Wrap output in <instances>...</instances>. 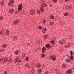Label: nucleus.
<instances>
[{
    "label": "nucleus",
    "instance_id": "obj_1",
    "mask_svg": "<svg viewBox=\"0 0 74 74\" xmlns=\"http://www.w3.org/2000/svg\"><path fill=\"white\" fill-rule=\"evenodd\" d=\"M70 55H71V56L69 57V58L71 60H73L74 58H73V51H71Z\"/></svg>",
    "mask_w": 74,
    "mask_h": 74
},
{
    "label": "nucleus",
    "instance_id": "obj_2",
    "mask_svg": "<svg viewBox=\"0 0 74 74\" xmlns=\"http://www.w3.org/2000/svg\"><path fill=\"white\" fill-rule=\"evenodd\" d=\"M58 42L60 44H63L65 43L66 41L65 40H59Z\"/></svg>",
    "mask_w": 74,
    "mask_h": 74
},
{
    "label": "nucleus",
    "instance_id": "obj_3",
    "mask_svg": "<svg viewBox=\"0 0 74 74\" xmlns=\"http://www.w3.org/2000/svg\"><path fill=\"white\" fill-rule=\"evenodd\" d=\"M71 71H72V70L69 69L67 71L66 73L67 74H71Z\"/></svg>",
    "mask_w": 74,
    "mask_h": 74
},
{
    "label": "nucleus",
    "instance_id": "obj_4",
    "mask_svg": "<svg viewBox=\"0 0 74 74\" xmlns=\"http://www.w3.org/2000/svg\"><path fill=\"white\" fill-rule=\"evenodd\" d=\"M18 20H16L14 22V25H16L18 23Z\"/></svg>",
    "mask_w": 74,
    "mask_h": 74
},
{
    "label": "nucleus",
    "instance_id": "obj_5",
    "mask_svg": "<svg viewBox=\"0 0 74 74\" xmlns=\"http://www.w3.org/2000/svg\"><path fill=\"white\" fill-rule=\"evenodd\" d=\"M14 10L13 9H10L9 10V13H10V14H13L14 13Z\"/></svg>",
    "mask_w": 74,
    "mask_h": 74
},
{
    "label": "nucleus",
    "instance_id": "obj_6",
    "mask_svg": "<svg viewBox=\"0 0 74 74\" xmlns=\"http://www.w3.org/2000/svg\"><path fill=\"white\" fill-rule=\"evenodd\" d=\"M47 28H44L42 30V33H46V31H47Z\"/></svg>",
    "mask_w": 74,
    "mask_h": 74
},
{
    "label": "nucleus",
    "instance_id": "obj_7",
    "mask_svg": "<svg viewBox=\"0 0 74 74\" xmlns=\"http://www.w3.org/2000/svg\"><path fill=\"white\" fill-rule=\"evenodd\" d=\"M46 51V48L45 47H44L42 49V53H44L45 52V51Z\"/></svg>",
    "mask_w": 74,
    "mask_h": 74
},
{
    "label": "nucleus",
    "instance_id": "obj_8",
    "mask_svg": "<svg viewBox=\"0 0 74 74\" xmlns=\"http://www.w3.org/2000/svg\"><path fill=\"white\" fill-rule=\"evenodd\" d=\"M3 62H5V63H6L8 62V58H7V57H6L5 58L4 60H3Z\"/></svg>",
    "mask_w": 74,
    "mask_h": 74
},
{
    "label": "nucleus",
    "instance_id": "obj_9",
    "mask_svg": "<svg viewBox=\"0 0 74 74\" xmlns=\"http://www.w3.org/2000/svg\"><path fill=\"white\" fill-rule=\"evenodd\" d=\"M14 53V55H18L19 54V52L18 51V50H16Z\"/></svg>",
    "mask_w": 74,
    "mask_h": 74
},
{
    "label": "nucleus",
    "instance_id": "obj_10",
    "mask_svg": "<svg viewBox=\"0 0 74 74\" xmlns=\"http://www.w3.org/2000/svg\"><path fill=\"white\" fill-rule=\"evenodd\" d=\"M25 67H27V68H29V67H30V65L28 63H27L25 64Z\"/></svg>",
    "mask_w": 74,
    "mask_h": 74
},
{
    "label": "nucleus",
    "instance_id": "obj_11",
    "mask_svg": "<svg viewBox=\"0 0 74 74\" xmlns=\"http://www.w3.org/2000/svg\"><path fill=\"white\" fill-rule=\"evenodd\" d=\"M35 12H30V14L31 15H34Z\"/></svg>",
    "mask_w": 74,
    "mask_h": 74
},
{
    "label": "nucleus",
    "instance_id": "obj_12",
    "mask_svg": "<svg viewBox=\"0 0 74 74\" xmlns=\"http://www.w3.org/2000/svg\"><path fill=\"white\" fill-rule=\"evenodd\" d=\"M50 17L51 18V19H53V18H54V16L53 14L51 15Z\"/></svg>",
    "mask_w": 74,
    "mask_h": 74
},
{
    "label": "nucleus",
    "instance_id": "obj_13",
    "mask_svg": "<svg viewBox=\"0 0 74 74\" xmlns=\"http://www.w3.org/2000/svg\"><path fill=\"white\" fill-rule=\"evenodd\" d=\"M2 47L4 48H5V47H7V45L5 44H3L2 46Z\"/></svg>",
    "mask_w": 74,
    "mask_h": 74
},
{
    "label": "nucleus",
    "instance_id": "obj_14",
    "mask_svg": "<svg viewBox=\"0 0 74 74\" xmlns=\"http://www.w3.org/2000/svg\"><path fill=\"white\" fill-rule=\"evenodd\" d=\"M52 59L53 61H54V62H55V60H56V58H55V57H53L52 58Z\"/></svg>",
    "mask_w": 74,
    "mask_h": 74
},
{
    "label": "nucleus",
    "instance_id": "obj_15",
    "mask_svg": "<svg viewBox=\"0 0 74 74\" xmlns=\"http://www.w3.org/2000/svg\"><path fill=\"white\" fill-rule=\"evenodd\" d=\"M7 35L8 36H9L10 35V30L8 29H7Z\"/></svg>",
    "mask_w": 74,
    "mask_h": 74
},
{
    "label": "nucleus",
    "instance_id": "obj_16",
    "mask_svg": "<svg viewBox=\"0 0 74 74\" xmlns=\"http://www.w3.org/2000/svg\"><path fill=\"white\" fill-rule=\"evenodd\" d=\"M23 4H22V3H21L18 5V8H21V7H23Z\"/></svg>",
    "mask_w": 74,
    "mask_h": 74
},
{
    "label": "nucleus",
    "instance_id": "obj_17",
    "mask_svg": "<svg viewBox=\"0 0 74 74\" xmlns=\"http://www.w3.org/2000/svg\"><path fill=\"white\" fill-rule=\"evenodd\" d=\"M69 15V13L67 12H66L64 14V16H68Z\"/></svg>",
    "mask_w": 74,
    "mask_h": 74
},
{
    "label": "nucleus",
    "instance_id": "obj_18",
    "mask_svg": "<svg viewBox=\"0 0 74 74\" xmlns=\"http://www.w3.org/2000/svg\"><path fill=\"white\" fill-rule=\"evenodd\" d=\"M18 8V11H21L22 10V9L23 8V7H21V8Z\"/></svg>",
    "mask_w": 74,
    "mask_h": 74
},
{
    "label": "nucleus",
    "instance_id": "obj_19",
    "mask_svg": "<svg viewBox=\"0 0 74 74\" xmlns=\"http://www.w3.org/2000/svg\"><path fill=\"white\" fill-rule=\"evenodd\" d=\"M38 72L39 73H41L42 72V69H40L38 70Z\"/></svg>",
    "mask_w": 74,
    "mask_h": 74
},
{
    "label": "nucleus",
    "instance_id": "obj_20",
    "mask_svg": "<svg viewBox=\"0 0 74 74\" xmlns=\"http://www.w3.org/2000/svg\"><path fill=\"white\" fill-rule=\"evenodd\" d=\"M45 47H47V48H49V44H46L45 45Z\"/></svg>",
    "mask_w": 74,
    "mask_h": 74
},
{
    "label": "nucleus",
    "instance_id": "obj_21",
    "mask_svg": "<svg viewBox=\"0 0 74 74\" xmlns=\"http://www.w3.org/2000/svg\"><path fill=\"white\" fill-rule=\"evenodd\" d=\"M19 59V58H16V60H15V62H18Z\"/></svg>",
    "mask_w": 74,
    "mask_h": 74
},
{
    "label": "nucleus",
    "instance_id": "obj_22",
    "mask_svg": "<svg viewBox=\"0 0 74 74\" xmlns=\"http://www.w3.org/2000/svg\"><path fill=\"white\" fill-rule=\"evenodd\" d=\"M42 22L43 24H44L46 23V20L45 19H44L42 21Z\"/></svg>",
    "mask_w": 74,
    "mask_h": 74
},
{
    "label": "nucleus",
    "instance_id": "obj_23",
    "mask_svg": "<svg viewBox=\"0 0 74 74\" xmlns=\"http://www.w3.org/2000/svg\"><path fill=\"white\" fill-rule=\"evenodd\" d=\"M29 59V57H28L27 56L26 57L25 60H26V61H28Z\"/></svg>",
    "mask_w": 74,
    "mask_h": 74
},
{
    "label": "nucleus",
    "instance_id": "obj_24",
    "mask_svg": "<svg viewBox=\"0 0 74 74\" xmlns=\"http://www.w3.org/2000/svg\"><path fill=\"white\" fill-rule=\"evenodd\" d=\"M62 67H63V68H65V67H66V65L65 64H63Z\"/></svg>",
    "mask_w": 74,
    "mask_h": 74
},
{
    "label": "nucleus",
    "instance_id": "obj_25",
    "mask_svg": "<svg viewBox=\"0 0 74 74\" xmlns=\"http://www.w3.org/2000/svg\"><path fill=\"white\" fill-rule=\"evenodd\" d=\"M12 59L11 58H10L9 59V62H10L11 63H12Z\"/></svg>",
    "mask_w": 74,
    "mask_h": 74
},
{
    "label": "nucleus",
    "instance_id": "obj_26",
    "mask_svg": "<svg viewBox=\"0 0 74 74\" xmlns=\"http://www.w3.org/2000/svg\"><path fill=\"white\" fill-rule=\"evenodd\" d=\"M10 4H11V5L14 3V1L12 0L10 2Z\"/></svg>",
    "mask_w": 74,
    "mask_h": 74
},
{
    "label": "nucleus",
    "instance_id": "obj_27",
    "mask_svg": "<svg viewBox=\"0 0 74 74\" xmlns=\"http://www.w3.org/2000/svg\"><path fill=\"white\" fill-rule=\"evenodd\" d=\"M13 38L14 40H17V38L16 36L14 37Z\"/></svg>",
    "mask_w": 74,
    "mask_h": 74
},
{
    "label": "nucleus",
    "instance_id": "obj_28",
    "mask_svg": "<svg viewBox=\"0 0 74 74\" xmlns=\"http://www.w3.org/2000/svg\"><path fill=\"white\" fill-rule=\"evenodd\" d=\"M41 58H45V56L41 54Z\"/></svg>",
    "mask_w": 74,
    "mask_h": 74
},
{
    "label": "nucleus",
    "instance_id": "obj_29",
    "mask_svg": "<svg viewBox=\"0 0 74 74\" xmlns=\"http://www.w3.org/2000/svg\"><path fill=\"white\" fill-rule=\"evenodd\" d=\"M51 43L53 44V45H54V44H55V42H54V41L53 40L51 41Z\"/></svg>",
    "mask_w": 74,
    "mask_h": 74
},
{
    "label": "nucleus",
    "instance_id": "obj_30",
    "mask_svg": "<svg viewBox=\"0 0 74 74\" xmlns=\"http://www.w3.org/2000/svg\"><path fill=\"white\" fill-rule=\"evenodd\" d=\"M37 12L38 14H40V13H41V12H40V10H38L37 11Z\"/></svg>",
    "mask_w": 74,
    "mask_h": 74
},
{
    "label": "nucleus",
    "instance_id": "obj_31",
    "mask_svg": "<svg viewBox=\"0 0 74 74\" xmlns=\"http://www.w3.org/2000/svg\"><path fill=\"white\" fill-rule=\"evenodd\" d=\"M53 2H54L55 3H56L57 2V0H53Z\"/></svg>",
    "mask_w": 74,
    "mask_h": 74
},
{
    "label": "nucleus",
    "instance_id": "obj_32",
    "mask_svg": "<svg viewBox=\"0 0 74 74\" xmlns=\"http://www.w3.org/2000/svg\"><path fill=\"white\" fill-rule=\"evenodd\" d=\"M3 19V18L2 16H0V21H1V20H2Z\"/></svg>",
    "mask_w": 74,
    "mask_h": 74
},
{
    "label": "nucleus",
    "instance_id": "obj_33",
    "mask_svg": "<svg viewBox=\"0 0 74 74\" xmlns=\"http://www.w3.org/2000/svg\"><path fill=\"white\" fill-rule=\"evenodd\" d=\"M42 5H44V7H47V5H46V4H45V3H42Z\"/></svg>",
    "mask_w": 74,
    "mask_h": 74
},
{
    "label": "nucleus",
    "instance_id": "obj_34",
    "mask_svg": "<svg viewBox=\"0 0 74 74\" xmlns=\"http://www.w3.org/2000/svg\"><path fill=\"white\" fill-rule=\"evenodd\" d=\"M31 12H36V11H35V10L34 9L32 10Z\"/></svg>",
    "mask_w": 74,
    "mask_h": 74
},
{
    "label": "nucleus",
    "instance_id": "obj_35",
    "mask_svg": "<svg viewBox=\"0 0 74 74\" xmlns=\"http://www.w3.org/2000/svg\"><path fill=\"white\" fill-rule=\"evenodd\" d=\"M65 48H69V46H67V45H66V46H65Z\"/></svg>",
    "mask_w": 74,
    "mask_h": 74
},
{
    "label": "nucleus",
    "instance_id": "obj_36",
    "mask_svg": "<svg viewBox=\"0 0 74 74\" xmlns=\"http://www.w3.org/2000/svg\"><path fill=\"white\" fill-rule=\"evenodd\" d=\"M51 24L52 25H53L54 24V22L53 21H52L51 22H50Z\"/></svg>",
    "mask_w": 74,
    "mask_h": 74
},
{
    "label": "nucleus",
    "instance_id": "obj_37",
    "mask_svg": "<svg viewBox=\"0 0 74 74\" xmlns=\"http://www.w3.org/2000/svg\"><path fill=\"white\" fill-rule=\"evenodd\" d=\"M69 60V59H66L65 60V62H68V61Z\"/></svg>",
    "mask_w": 74,
    "mask_h": 74
},
{
    "label": "nucleus",
    "instance_id": "obj_38",
    "mask_svg": "<svg viewBox=\"0 0 74 74\" xmlns=\"http://www.w3.org/2000/svg\"><path fill=\"white\" fill-rule=\"evenodd\" d=\"M4 74H7V71H5L4 72Z\"/></svg>",
    "mask_w": 74,
    "mask_h": 74
},
{
    "label": "nucleus",
    "instance_id": "obj_39",
    "mask_svg": "<svg viewBox=\"0 0 74 74\" xmlns=\"http://www.w3.org/2000/svg\"><path fill=\"white\" fill-rule=\"evenodd\" d=\"M40 11L41 12H44V10H43V9H41L40 10Z\"/></svg>",
    "mask_w": 74,
    "mask_h": 74
},
{
    "label": "nucleus",
    "instance_id": "obj_40",
    "mask_svg": "<svg viewBox=\"0 0 74 74\" xmlns=\"http://www.w3.org/2000/svg\"><path fill=\"white\" fill-rule=\"evenodd\" d=\"M1 4L2 5H4V3L2 2L1 3Z\"/></svg>",
    "mask_w": 74,
    "mask_h": 74
},
{
    "label": "nucleus",
    "instance_id": "obj_41",
    "mask_svg": "<svg viewBox=\"0 0 74 74\" xmlns=\"http://www.w3.org/2000/svg\"><path fill=\"white\" fill-rule=\"evenodd\" d=\"M51 48H52V46L49 45V49H50Z\"/></svg>",
    "mask_w": 74,
    "mask_h": 74
},
{
    "label": "nucleus",
    "instance_id": "obj_42",
    "mask_svg": "<svg viewBox=\"0 0 74 74\" xmlns=\"http://www.w3.org/2000/svg\"><path fill=\"white\" fill-rule=\"evenodd\" d=\"M36 67H37V68H38V69H39V68H40V66H39L37 65L36 66Z\"/></svg>",
    "mask_w": 74,
    "mask_h": 74
},
{
    "label": "nucleus",
    "instance_id": "obj_43",
    "mask_svg": "<svg viewBox=\"0 0 74 74\" xmlns=\"http://www.w3.org/2000/svg\"><path fill=\"white\" fill-rule=\"evenodd\" d=\"M8 5H9L10 6L11 5V3H10V2L8 3Z\"/></svg>",
    "mask_w": 74,
    "mask_h": 74
},
{
    "label": "nucleus",
    "instance_id": "obj_44",
    "mask_svg": "<svg viewBox=\"0 0 74 74\" xmlns=\"http://www.w3.org/2000/svg\"><path fill=\"white\" fill-rule=\"evenodd\" d=\"M39 29H40V30H41V29H42V27L41 26H40L39 27Z\"/></svg>",
    "mask_w": 74,
    "mask_h": 74
},
{
    "label": "nucleus",
    "instance_id": "obj_45",
    "mask_svg": "<svg viewBox=\"0 0 74 74\" xmlns=\"http://www.w3.org/2000/svg\"><path fill=\"white\" fill-rule=\"evenodd\" d=\"M48 36V35H46L45 38H48V37H47Z\"/></svg>",
    "mask_w": 74,
    "mask_h": 74
},
{
    "label": "nucleus",
    "instance_id": "obj_46",
    "mask_svg": "<svg viewBox=\"0 0 74 74\" xmlns=\"http://www.w3.org/2000/svg\"><path fill=\"white\" fill-rule=\"evenodd\" d=\"M21 62V61H20V60H18V63H20Z\"/></svg>",
    "mask_w": 74,
    "mask_h": 74
},
{
    "label": "nucleus",
    "instance_id": "obj_47",
    "mask_svg": "<svg viewBox=\"0 0 74 74\" xmlns=\"http://www.w3.org/2000/svg\"><path fill=\"white\" fill-rule=\"evenodd\" d=\"M2 32H3L2 31H0V34H2Z\"/></svg>",
    "mask_w": 74,
    "mask_h": 74
},
{
    "label": "nucleus",
    "instance_id": "obj_48",
    "mask_svg": "<svg viewBox=\"0 0 74 74\" xmlns=\"http://www.w3.org/2000/svg\"><path fill=\"white\" fill-rule=\"evenodd\" d=\"M32 73L33 74H34V70H32Z\"/></svg>",
    "mask_w": 74,
    "mask_h": 74
},
{
    "label": "nucleus",
    "instance_id": "obj_49",
    "mask_svg": "<svg viewBox=\"0 0 74 74\" xmlns=\"http://www.w3.org/2000/svg\"><path fill=\"white\" fill-rule=\"evenodd\" d=\"M43 8H44L40 7V10H41V9H43Z\"/></svg>",
    "mask_w": 74,
    "mask_h": 74
},
{
    "label": "nucleus",
    "instance_id": "obj_50",
    "mask_svg": "<svg viewBox=\"0 0 74 74\" xmlns=\"http://www.w3.org/2000/svg\"><path fill=\"white\" fill-rule=\"evenodd\" d=\"M60 2H61V3H62V2H63V0H61V1H60Z\"/></svg>",
    "mask_w": 74,
    "mask_h": 74
},
{
    "label": "nucleus",
    "instance_id": "obj_51",
    "mask_svg": "<svg viewBox=\"0 0 74 74\" xmlns=\"http://www.w3.org/2000/svg\"><path fill=\"white\" fill-rule=\"evenodd\" d=\"M37 65L39 67H40H40H41V65H40V64H37Z\"/></svg>",
    "mask_w": 74,
    "mask_h": 74
},
{
    "label": "nucleus",
    "instance_id": "obj_52",
    "mask_svg": "<svg viewBox=\"0 0 74 74\" xmlns=\"http://www.w3.org/2000/svg\"><path fill=\"white\" fill-rule=\"evenodd\" d=\"M67 45H69V46H70V43L67 44Z\"/></svg>",
    "mask_w": 74,
    "mask_h": 74
},
{
    "label": "nucleus",
    "instance_id": "obj_53",
    "mask_svg": "<svg viewBox=\"0 0 74 74\" xmlns=\"http://www.w3.org/2000/svg\"><path fill=\"white\" fill-rule=\"evenodd\" d=\"M65 1H69V0H65Z\"/></svg>",
    "mask_w": 74,
    "mask_h": 74
},
{
    "label": "nucleus",
    "instance_id": "obj_54",
    "mask_svg": "<svg viewBox=\"0 0 74 74\" xmlns=\"http://www.w3.org/2000/svg\"><path fill=\"white\" fill-rule=\"evenodd\" d=\"M48 71H46L45 72V73H46V74H48Z\"/></svg>",
    "mask_w": 74,
    "mask_h": 74
},
{
    "label": "nucleus",
    "instance_id": "obj_55",
    "mask_svg": "<svg viewBox=\"0 0 74 74\" xmlns=\"http://www.w3.org/2000/svg\"><path fill=\"white\" fill-rule=\"evenodd\" d=\"M50 7H52V5H50Z\"/></svg>",
    "mask_w": 74,
    "mask_h": 74
},
{
    "label": "nucleus",
    "instance_id": "obj_56",
    "mask_svg": "<svg viewBox=\"0 0 74 74\" xmlns=\"http://www.w3.org/2000/svg\"><path fill=\"white\" fill-rule=\"evenodd\" d=\"M2 60H3V58H2L1 60H0V62H1V61H2Z\"/></svg>",
    "mask_w": 74,
    "mask_h": 74
},
{
    "label": "nucleus",
    "instance_id": "obj_57",
    "mask_svg": "<svg viewBox=\"0 0 74 74\" xmlns=\"http://www.w3.org/2000/svg\"><path fill=\"white\" fill-rule=\"evenodd\" d=\"M68 63H70V59H69V60H68Z\"/></svg>",
    "mask_w": 74,
    "mask_h": 74
},
{
    "label": "nucleus",
    "instance_id": "obj_58",
    "mask_svg": "<svg viewBox=\"0 0 74 74\" xmlns=\"http://www.w3.org/2000/svg\"><path fill=\"white\" fill-rule=\"evenodd\" d=\"M15 13L16 14H18V12H17L16 11L15 12Z\"/></svg>",
    "mask_w": 74,
    "mask_h": 74
},
{
    "label": "nucleus",
    "instance_id": "obj_59",
    "mask_svg": "<svg viewBox=\"0 0 74 74\" xmlns=\"http://www.w3.org/2000/svg\"><path fill=\"white\" fill-rule=\"evenodd\" d=\"M0 51L1 52H3V50H0Z\"/></svg>",
    "mask_w": 74,
    "mask_h": 74
},
{
    "label": "nucleus",
    "instance_id": "obj_60",
    "mask_svg": "<svg viewBox=\"0 0 74 74\" xmlns=\"http://www.w3.org/2000/svg\"><path fill=\"white\" fill-rule=\"evenodd\" d=\"M41 6H42L41 7H42V8H44V6L43 5H42Z\"/></svg>",
    "mask_w": 74,
    "mask_h": 74
},
{
    "label": "nucleus",
    "instance_id": "obj_61",
    "mask_svg": "<svg viewBox=\"0 0 74 74\" xmlns=\"http://www.w3.org/2000/svg\"><path fill=\"white\" fill-rule=\"evenodd\" d=\"M41 55H43V56H45V54H41Z\"/></svg>",
    "mask_w": 74,
    "mask_h": 74
},
{
    "label": "nucleus",
    "instance_id": "obj_62",
    "mask_svg": "<svg viewBox=\"0 0 74 74\" xmlns=\"http://www.w3.org/2000/svg\"><path fill=\"white\" fill-rule=\"evenodd\" d=\"M49 25H50V26H51V23H49Z\"/></svg>",
    "mask_w": 74,
    "mask_h": 74
},
{
    "label": "nucleus",
    "instance_id": "obj_63",
    "mask_svg": "<svg viewBox=\"0 0 74 74\" xmlns=\"http://www.w3.org/2000/svg\"><path fill=\"white\" fill-rule=\"evenodd\" d=\"M23 56H25V54H23Z\"/></svg>",
    "mask_w": 74,
    "mask_h": 74
},
{
    "label": "nucleus",
    "instance_id": "obj_64",
    "mask_svg": "<svg viewBox=\"0 0 74 74\" xmlns=\"http://www.w3.org/2000/svg\"><path fill=\"white\" fill-rule=\"evenodd\" d=\"M73 54L74 55V51L73 52Z\"/></svg>",
    "mask_w": 74,
    "mask_h": 74
}]
</instances>
